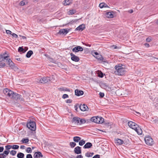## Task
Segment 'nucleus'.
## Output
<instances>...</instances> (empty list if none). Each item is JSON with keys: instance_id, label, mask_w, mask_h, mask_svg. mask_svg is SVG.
<instances>
[{"instance_id": "ea45409f", "label": "nucleus", "mask_w": 158, "mask_h": 158, "mask_svg": "<svg viewBox=\"0 0 158 158\" xmlns=\"http://www.w3.org/2000/svg\"><path fill=\"white\" fill-rule=\"evenodd\" d=\"M26 152L28 153H31L32 152L31 148L30 147L27 148L26 149Z\"/></svg>"}, {"instance_id": "c9c22d12", "label": "nucleus", "mask_w": 158, "mask_h": 158, "mask_svg": "<svg viewBox=\"0 0 158 158\" xmlns=\"http://www.w3.org/2000/svg\"><path fill=\"white\" fill-rule=\"evenodd\" d=\"M11 148L14 149H17L19 148V146L18 145H11Z\"/></svg>"}, {"instance_id": "9d476101", "label": "nucleus", "mask_w": 158, "mask_h": 158, "mask_svg": "<svg viewBox=\"0 0 158 158\" xmlns=\"http://www.w3.org/2000/svg\"><path fill=\"white\" fill-rule=\"evenodd\" d=\"M71 60L75 62H78L79 60V57L71 53L70 54Z\"/></svg>"}, {"instance_id": "79ce46f5", "label": "nucleus", "mask_w": 158, "mask_h": 158, "mask_svg": "<svg viewBox=\"0 0 158 158\" xmlns=\"http://www.w3.org/2000/svg\"><path fill=\"white\" fill-rule=\"evenodd\" d=\"M6 64L4 63H0V68H3L5 66Z\"/></svg>"}, {"instance_id": "f3484780", "label": "nucleus", "mask_w": 158, "mask_h": 158, "mask_svg": "<svg viewBox=\"0 0 158 158\" xmlns=\"http://www.w3.org/2000/svg\"><path fill=\"white\" fill-rule=\"evenodd\" d=\"M69 32V31L67 29H61L59 31L58 33L60 34L66 35Z\"/></svg>"}, {"instance_id": "4468645a", "label": "nucleus", "mask_w": 158, "mask_h": 158, "mask_svg": "<svg viewBox=\"0 0 158 158\" xmlns=\"http://www.w3.org/2000/svg\"><path fill=\"white\" fill-rule=\"evenodd\" d=\"M75 95L78 96L82 95L84 94V92L83 91L78 89H75Z\"/></svg>"}, {"instance_id": "423d86ee", "label": "nucleus", "mask_w": 158, "mask_h": 158, "mask_svg": "<svg viewBox=\"0 0 158 158\" xmlns=\"http://www.w3.org/2000/svg\"><path fill=\"white\" fill-rule=\"evenodd\" d=\"M7 64L9 65V67L15 71H16L18 70V68L15 65L14 63L11 59L9 60Z\"/></svg>"}, {"instance_id": "20e7f679", "label": "nucleus", "mask_w": 158, "mask_h": 158, "mask_svg": "<svg viewBox=\"0 0 158 158\" xmlns=\"http://www.w3.org/2000/svg\"><path fill=\"white\" fill-rule=\"evenodd\" d=\"M10 98L18 101H21L24 100V99L20 94L14 93L13 92V94H12V95Z\"/></svg>"}, {"instance_id": "7c9ffc66", "label": "nucleus", "mask_w": 158, "mask_h": 158, "mask_svg": "<svg viewBox=\"0 0 158 158\" xmlns=\"http://www.w3.org/2000/svg\"><path fill=\"white\" fill-rule=\"evenodd\" d=\"M85 143V141L84 139L80 140L79 142V144L80 146H82Z\"/></svg>"}, {"instance_id": "412c9836", "label": "nucleus", "mask_w": 158, "mask_h": 158, "mask_svg": "<svg viewBox=\"0 0 158 158\" xmlns=\"http://www.w3.org/2000/svg\"><path fill=\"white\" fill-rule=\"evenodd\" d=\"M85 28V25L84 24H82L81 25H80L78 27H77L76 28L75 30L82 31Z\"/></svg>"}, {"instance_id": "f257e3e1", "label": "nucleus", "mask_w": 158, "mask_h": 158, "mask_svg": "<svg viewBox=\"0 0 158 158\" xmlns=\"http://www.w3.org/2000/svg\"><path fill=\"white\" fill-rule=\"evenodd\" d=\"M129 126L134 130L139 135H141L142 133V131L140 127L135 123L130 121L128 123Z\"/></svg>"}, {"instance_id": "e2e57ef3", "label": "nucleus", "mask_w": 158, "mask_h": 158, "mask_svg": "<svg viewBox=\"0 0 158 158\" xmlns=\"http://www.w3.org/2000/svg\"><path fill=\"white\" fill-rule=\"evenodd\" d=\"M112 47H114V49H116L117 48V46H115V45H113L112 46Z\"/></svg>"}, {"instance_id": "dca6fc26", "label": "nucleus", "mask_w": 158, "mask_h": 158, "mask_svg": "<svg viewBox=\"0 0 158 158\" xmlns=\"http://www.w3.org/2000/svg\"><path fill=\"white\" fill-rule=\"evenodd\" d=\"M74 152L76 154L81 153V148L79 146H77L74 149Z\"/></svg>"}, {"instance_id": "b1692460", "label": "nucleus", "mask_w": 158, "mask_h": 158, "mask_svg": "<svg viewBox=\"0 0 158 158\" xmlns=\"http://www.w3.org/2000/svg\"><path fill=\"white\" fill-rule=\"evenodd\" d=\"M115 140V142H116L119 145H121L124 143V141L123 140L119 139H117Z\"/></svg>"}, {"instance_id": "5fc2aeb1", "label": "nucleus", "mask_w": 158, "mask_h": 158, "mask_svg": "<svg viewBox=\"0 0 158 158\" xmlns=\"http://www.w3.org/2000/svg\"><path fill=\"white\" fill-rule=\"evenodd\" d=\"M100 155H96L93 157L92 158H99Z\"/></svg>"}, {"instance_id": "4c0bfd02", "label": "nucleus", "mask_w": 158, "mask_h": 158, "mask_svg": "<svg viewBox=\"0 0 158 158\" xmlns=\"http://www.w3.org/2000/svg\"><path fill=\"white\" fill-rule=\"evenodd\" d=\"M11 145H7L5 146L6 149L7 151H9V150L11 148Z\"/></svg>"}, {"instance_id": "13d9d810", "label": "nucleus", "mask_w": 158, "mask_h": 158, "mask_svg": "<svg viewBox=\"0 0 158 158\" xmlns=\"http://www.w3.org/2000/svg\"><path fill=\"white\" fill-rule=\"evenodd\" d=\"M144 45L146 47L148 48L150 46V45L148 44L145 43L144 44Z\"/></svg>"}, {"instance_id": "7ed1b4c3", "label": "nucleus", "mask_w": 158, "mask_h": 158, "mask_svg": "<svg viewBox=\"0 0 158 158\" xmlns=\"http://www.w3.org/2000/svg\"><path fill=\"white\" fill-rule=\"evenodd\" d=\"M104 118L101 117H93L90 118V121L97 123H102L104 122Z\"/></svg>"}, {"instance_id": "49530a36", "label": "nucleus", "mask_w": 158, "mask_h": 158, "mask_svg": "<svg viewBox=\"0 0 158 158\" xmlns=\"http://www.w3.org/2000/svg\"><path fill=\"white\" fill-rule=\"evenodd\" d=\"M11 35L13 36V37L17 38L18 37V35L15 33H12Z\"/></svg>"}, {"instance_id": "f03ea898", "label": "nucleus", "mask_w": 158, "mask_h": 158, "mask_svg": "<svg viewBox=\"0 0 158 158\" xmlns=\"http://www.w3.org/2000/svg\"><path fill=\"white\" fill-rule=\"evenodd\" d=\"M114 68L115 70L114 71V73L116 75H122L125 74L126 72L125 69L119 64L115 65Z\"/></svg>"}, {"instance_id": "2eb2a0df", "label": "nucleus", "mask_w": 158, "mask_h": 158, "mask_svg": "<svg viewBox=\"0 0 158 158\" xmlns=\"http://www.w3.org/2000/svg\"><path fill=\"white\" fill-rule=\"evenodd\" d=\"M79 107L80 109L83 111L86 110L88 109L87 106L84 104L83 105L81 104Z\"/></svg>"}, {"instance_id": "09e8293b", "label": "nucleus", "mask_w": 158, "mask_h": 158, "mask_svg": "<svg viewBox=\"0 0 158 158\" xmlns=\"http://www.w3.org/2000/svg\"><path fill=\"white\" fill-rule=\"evenodd\" d=\"M99 95L101 98H103L104 96V93L102 92H100Z\"/></svg>"}, {"instance_id": "338daca9", "label": "nucleus", "mask_w": 158, "mask_h": 158, "mask_svg": "<svg viewBox=\"0 0 158 158\" xmlns=\"http://www.w3.org/2000/svg\"><path fill=\"white\" fill-rule=\"evenodd\" d=\"M136 113L138 114V115H140L141 114L138 112H136Z\"/></svg>"}, {"instance_id": "e433bc0d", "label": "nucleus", "mask_w": 158, "mask_h": 158, "mask_svg": "<svg viewBox=\"0 0 158 158\" xmlns=\"http://www.w3.org/2000/svg\"><path fill=\"white\" fill-rule=\"evenodd\" d=\"M98 76L100 77H103L102 72L101 71H99L98 73Z\"/></svg>"}, {"instance_id": "f8f14e48", "label": "nucleus", "mask_w": 158, "mask_h": 158, "mask_svg": "<svg viewBox=\"0 0 158 158\" xmlns=\"http://www.w3.org/2000/svg\"><path fill=\"white\" fill-rule=\"evenodd\" d=\"M43 155L40 152H36L33 156L34 158H40L43 157Z\"/></svg>"}, {"instance_id": "6e6552de", "label": "nucleus", "mask_w": 158, "mask_h": 158, "mask_svg": "<svg viewBox=\"0 0 158 158\" xmlns=\"http://www.w3.org/2000/svg\"><path fill=\"white\" fill-rule=\"evenodd\" d=\"M50 77H43L40 80L37 79L38 81L37 82H38L39 81L40 82L42 83H45L48 82L51 80Z\"/></svg>"}, {"instance_id": "774afa93", "label": "nucleus", "mask_w": 158, "mask_h": 158, "mask_svg": "<svg viewBox=\"0 0 158 158\" xmlns=\"http://www.w3.org/2000/svg\"><path fill=\"white\" fill-rule=\"evenodd\" d=\"M17 60H18V61H20V59L19 58H17Z\"/></svg>"}, {"instance_id": "37998d69", "label": "nucleus", "mask_w": 158, "mask_h": 158, "mask_svg": "<svg viewBox=\"0 0 158 158\" xmlns=\"http://www.w3.org/2000/svg\"><path fill=\"white\" fill-rule=\"evenodd\" d=\"M6 157V156L4 153L0 154V158H5Z\"/></svg>"}, {"instance_id": "5701e85b", "label": "nucleus", "mask_w": 158, "mask_h": 158, "mask_svg": "<svg viewBox=\"0 0 158 158\" xmlns=\"http://www.w3.org/2000/svg\"><path fill=\"white\" fill-rule=\"evenodd\" d=\"M72 2V0H65L63 3V4L65 6L69 5Z\"/></svg>"}, {"instance_id": "680f3d73", "label": "nucleus", "mask_w": 158, "mask_h": 158, "mask_svg": "<svg viewBox=\"0 0 158 158\" xmlns=\"http://www.w3.org/2000/svg\"><path fill=\"white\" fill-rule=\"evenodd\" d=\"M94 54L95 55L94 56H97L98 54V53L96 52H94Z\"/></svg>"}, {"instance_id": "a19ab883", "label": "nucleus", "mask_w": 158, "mask_h": 158, "mask_svg": "<svg viewBox=\"0 0 158 158\" xmlns=\"http://www.w3.org/2000/svg\"><path fill=\"white\" fill-rule=\"evenodd\" d=\"M104 5H106V4L103 3H102L99 4V6L100 8H102L104 7Z\"/></svg>"}, {"instance_id": "2f4dec72", "label": "nucleus", "mask_w": 158, "mask_h": 158, "mask_svg": "<svg viewBox=\"0 0 158 158\" xmlns=\"http://www.w3.org/2000/svg\"><path fill=\"white\" fill-rule=\"evenodd\" d=\"M94 154V153H89L87 152L85 154V156H87V157H90L92 156Z\"/></svg>"}, {"instance_id": "f704fd0d", "label": "nucleus", "mask_w": 158, "mask_h": 158, "mask_svg": "<svg viewBox=\"0 0 158 158\" xmlns=\"http://www.w3.org/2000/svg\"><path fill=\"white\" fill-rule=\"evenodd\" d=\"M29 141V139H23L22 140V142L25 143H27Z\"/></svg>"}, {"instance_id": "a211bd4d", "label": "nucleus", "mask_w": 158, "mask_h": 158, "mask_svg": "<svg viewBox=\"0 0 158 158\" xmlns=\"http://www.w3.org/2000/svg\"><path fill=\"white\" fill-rule=\"evenodd\" d=\"M10 59L9 58V56H4V57L3 58L2 56V54H0V62L3 61L4 60H6V62L8 63L9 60Z\"/></svg>"}, {"instance_id": "052dcab7", "label": "nucleus", "mask_w": 158, "mask_h": 158, "mask_svg": "<svg viewBox=\"0 0 158 158\" xmlns=\"http://www.w3.org/2000/svg\"><path fill=\"white\" fill-rule=\"evenodd\" d=\"M25 148V146L24 145H21L20 147V148L22 149H24Z\"/></svg>"}, {"instance_id": "39448f33", "label": "nucleus", "mask_w": 158, "mask_h": 158, "mask_svg": "<svg viewBox=\"0 0 158 158\" xmlns=\"http://www.w3.org/2000/svg\"><path fill=\"white\" fill-rule=\"evenodd\" d=\"M27 127L29 129L32 131H35L36 128L35 123L31 120L27 124Z\"/></svg>"}, {"instance_id": "a18cd8bd", "label": "nucleus", "mask_w": 158, "mask_h": 158, "mask_svg": "<svg viewBox=\"0 0 158 158\" xmlns=\"http://www.w3.org/2000/svg\"><path fill=\"white\" fill-rule=\"evenodd\" d=\"M19 5L21 6H23L25 5V2L23 1H22L19 3Z\"/></svg>"}, {"instance_id": "0e129e2a", "label": "nucleus", "mask_w": 158, "mask_h": 158, "mask_svg": "<svg viewBox=\"0 0 158 158\" xmlns=\"http://www.w3.org/2000/svg\"><path fill=\"white\" fill-rule=\"evenodd\" d=\"M133 10H130L129 11V12H130V13H132L133 12Z\"/></svg>"}, {"instance_id": "8fccbe9b", "label": "nucleus", "mask_w": 158, "mask_h": 158, "mask_svg": "<svg viewBox=\"0 0 158 158\" xmlns=\"http://www.w3.org/2000/svg\"><path fill=\"white\" fill-rule=\"evenodd\" d=\"M6 33L8 34L11 35L12 33V32L9 30H6Z\"/></svg>"}, {"instance_id": "58836bf2", "label": "nucleus", "mask_w": 158, "mask_h": 158, "mask_svg": "<svg viewBox=\"0 0 158 158\" xmlns=\"http://www.w3.org/2000/svg\"><path fill=\"white\" fill-rule=\"evenodd\" d=\"M16 152H17L15 151L12 150L10 152V154H11V155H13V156H14V155H15L16 154Z\"/></svg>"}, {"instance_id": "473e14b6", "label": "nucleus", "mask_w": 158, "mask_h": 158, "mask_svg": "<svg viewBox=\"0 0 158 158\" xmlns=\"http://www.w3.org/2000/svg\"><path fill=\"white\" fill-rule=\"evenodd\" d=\"M76 12V11L74 10H70L69 12V15H72L74 13H75Z\"/></svg>"}, {"instance_id": "bf43d9fd", "label": "nucleus", "mask_w": 158, "mask_h": 158, "mask_svg": "<svg viewBox=\"0 0 158 158\" xmlns=\"http://www.w3.org/2000/svg\"><path fill=\"white\" fill-rule=\"evenodd\" d=\"M4 150V148L3 147H0V152H2Z\"/></svg>"}, {"instance_id": "3c124183", "label": "nucleus", "mask_w": 158, "mask_h": 158, "mask_svg": "<svg viewBox=\"0 0 158 158\" xmlns=\"http://www.w3.org/2000/svg\"><path fill=\"white\" fill-rule=\"evenodd\" d=\"M6 52H4V53H3V54H2V57H4V56H9H9H8V55H6Z\"/></svg>"}, {"instance_id": "bb28decb", "label": "nucleus", "mask_w": 158, "mask_h": 158, "mask_svg": "<svg viewBox=\"0 0 158 158\" xmlns=\"http://www.w3.org/2000/svg\"><path fill=\"white\" fill-rule=\"evenodd\" d=\"M85 120L84 119L82 118L81 119L80 118L79 120V123L78 125H81L82 124H84L85 123Z\"/></svg>"}, {"instance_id": "4be33fe9", "label": "nucleus", "mask_w": 158, "mask_h": 158, "mask_svg": "<svg viewBox=\"0 0 158 158\" xmlns=\"http://www.w3.org/2000/svg\"><path fill=\"white\" fill-rule=\"evenodd\" d=\"M92 146L91 143L88 142L86 143L83 147V148L85 149L89 148H90Z\"/></svg>"}, {"instance_id": "de8ad7c7", "label": "nucleus", "mask_w": 158, "mask_h": 158, "mask_svg": "<svg viewBox=\"0 0 158 158\" xmlns=\"http://www.w3.org/2000/svg\"><path fill=\"white\" fill-rule=\"evenodd\" d=\"M10 152V151H5L3 153H4V154H5L6 155H7L9 153V152Z\"/></svg>"}, {"instance_id": "393cba45", "label": "nucleus", "mask_w": 158, "mask_h": 158, "mask_svg": "<svg viewBox=\"0 0 158 158\" xmlns=\"http://www.w3.org/2000/svg\"><path fill=\"white\" fill-rule=\"evenodd\" d=\"M81 138L78 136H75L73 138V140L75 142H78L81 139Z\"/></svg>"}, {"instance_id": "1a4fd4ad", "label": "nucleus", "mask_w": 158, "mask_h": 158, "mask_svg": "<svg viewBox=\"0 0 158 158\" xmlns=\"http://www.w3.org/2000/svg\"><path fill=\"white\" fill-rule=\"evenodd\" d=\"M3 92L6 95L10 97L13 94V91L7 88H6L3 89Z\"/></svg>"}, {"instance_id": "4d7b16f0", "label": "nucleus", "mask_w": 158, "mask_h": 158, "mask_svg": "<svg viewBox=\"0 0 158 158\" xmlns=\"http://www.w3.org/2000/svg\"><path fill=\"white\" fill-rule=\"evenodd\" d=\"M83 157L81 155L77 156L76 158H83Z\"/></svg>"}, {"instance_id": "cd10ccee", "label": "nucleus", "mask_w": 158, "mask_h": 158, "mask_svg": "<svg viewBox=\"0 0 158 158\" xmlns=\"http://www.w3.org/2000/svg\"><path fill=\"white\" fill-rule=\"evenodd\" d=\"M24 154L21 152L19 153L17 155V157L19 158H23L24 157Z\"/></svg>"}, {"instance_id": "c756f323", "label": "nucleus", "mask_w": 158, "mask_h": 158, "mask_svg": "<svg viewBox=\"0 0 158 158\" xmlns=\"http://www.w3.org/2000/svg\"><path fill=\"white\" fill-rule=\"evenodd\" d=\"M60 90L61 91H66L68 92H70V91L69 89L67 88H61L60 89Z\"/></svg>"}, {"instance_id": "9b49d317", "label": "nucleus", "mask_w": 158, "mask_h": 158, "mask_svg": "<svg viewBox=\"0 0 158 158\" xmlns=\"http://www.w3.org/2000/svg\"><path fill=\"white\" fill-rule=\"evenodd\" d=\"M83 51V48L81 46H78L75 47L73 49L72 51L73 52H78L79 51Z\"/></svg>"}, {"instance_id": "c03bdc74", "label": "nucleus", "mask_w": 158, "mask_h": 158, "mask_svg": "<svg viewBox=\"0 0 158 158\" xmlns=\"http://www.w3.org/2000/svg\"><path fill=\"white\" fill-rule=\"evenodd\" d=\"M69 97V96L67 94H64L62 96V98L64 99H65L66 98H68Z\"/></svg>"}, {"instance_id": "6e6d98bb", "label": "nucleus", "mask_w": 158, "mask_h": 158, "mask_svg": "<svg viewBox=\"0 0 158 158\" xmlns=\"http://www.w3.org/2000/svg\"><path fill=\"white\" fill-rule=\"evenodd\" d=\"M72 102V100L71 99H69L66 100V102L67 103H71Z\"/></svg>"}, {"instance_id": "6ab92c4d", "label": "nucleus", "mask_w": 158, "mask_h": 158, "mask_svg": "<svg viewBox=\"0 0 158 158\" xmlns=\"http://www.w3.org/2000/svg\"><path fill=\"white\" fill-rule=\"evenodd\" d=\"M94 57H95L98 60L102 61V62H105V61L104 60V59L102 56L99 54H98V55L95 56H94Z\"/></svg>"}, {"instance_id": "603ef678", "label": "nucleus", "mask_w": 158, "mask_h": 158, "mask_svg": "<svg viewBox=\"0 0 158 158\" xmlns=\"http://www.w3.org/2000/svg\"><path fill=\"white\" fill-rule=\"evenodd\" d=\"M26 158H32V157L31 154H28L27 155Z\"/></svg>"}, {"instance_id": "864d4df0", "label": "nucleus", "mask_w": 158, "mask_h": 158, "mask_svg": "<svg viewBox=\"0 0 158 158\" xmlns=\"http://www.w3.org/2000/svg\"><path fill=\"white\" fill-rule=\"evenodd\" d=\"M151 40L152 39L149 37L147 38L146 39V41L148 42H150L151 41Z\"/></svg>"}, {"instance_id": "72a5a7b5", "label": "nucleus", "mask_w": 158, "mask_h": 158, "mask_svg": "<svg viewBox=\"0 0 158 158\" xmlns=\"http://www.w3.org/2000/svg\"><path fill=\"white\" fill-rule=\"evenodd\" d=\"M69 145L71 148H73L76 145V144L74 142H71L70 143Z\"/></svg>"}, {"instance_id": "69168bd1", "label": "nucleus", "mask_w": 158, "mask_h": 158, "mask_svg": "<svg viewBox=\"0 0 158 158\" xmlns=\"http://www.w3.org/2000/svg\"><path fill=\"white\" fill-rule=\"evenodd\" d=\"M74 108H75V109L77 111V106H74Z\"/></svg>"}, {"instance_id": "aec40b11", "label": "nucleus", "mask_w": 158, "mask_h": 158, "mask_svg": "<svg viewBox=\"0 0 158 158\" xmlns=\"http://www.w3.org/2000/svg\"><path fill=\"white\" fill-rule=\"evenodd\" d=\"M113 12H108L106 13V17L108 18H112L114 17Z\"/></svg>"}, {"instance_id": "a878e982", "label": "nucleus", "mask_w": 158, "mask_h": 158, "mask_svg": "<svg viewBox=\"0 0 158 158\" xmlns=\"http://www.w3.org/2000/svg\"><path fill=\"white\" fill-rule=\"evenodd\" d=\"M33 53V52L32 51L30 50L28 51L26 55V57L27 58H30Z\"/></svg>"}, {"instance_id": "0eeeda50", "label": "nucleus", "mask_w": 158, "mask_h": 158, "mask_svg": "<svg viewBox=\"0 0 158 158\" xmlns=\"http://www.w3.org/2000/svg\"><path fill=\"white\" fill-rule=\"evenodd\" d=\"M145 141L146 144L152 145L153 144L152 139L150 136H146L145 137Z\"/></svg>"}, {"instance_id": "ddd939ff", "label": "nucleus", "mask_w": 158, "mask_h": 158, "mask_svg": "<svg viewBox=\"0 0 158 158\" xmlns=\"http://www.w3.org/2000/svg\"><path fill=\"white\" fill-rule=\"evenodd\" d=\"M80 118L77 117H73L72 120V122L74 124L78 125L79 123V120Z\"/></svg>"}, {"instance_id": "c85d7f7f", "label": "nucleus", "mask_w": 158, "mask_h": 158, "mask_svg": "<svg viewBox=\"0 0 158 158\" xmlns=\"http://www.w3.org/2000/svg\"><path fill=\"white\" fill-rule=\"evenodd\" d=\"M18 51L19 52H22L24 53L26 52V50H25L22 47H19L18 49Z\"/></svg>"}]
</instances>
